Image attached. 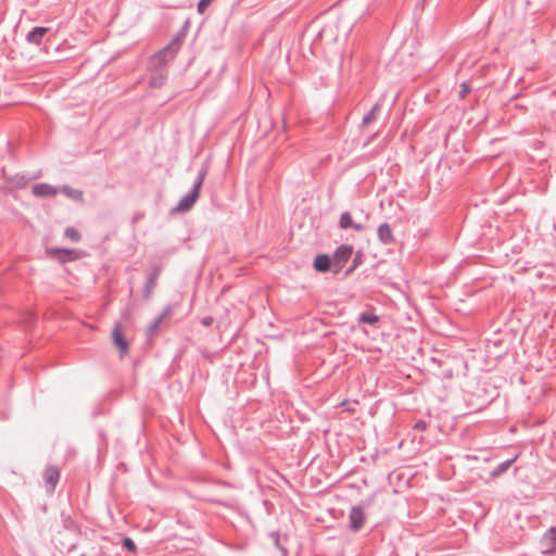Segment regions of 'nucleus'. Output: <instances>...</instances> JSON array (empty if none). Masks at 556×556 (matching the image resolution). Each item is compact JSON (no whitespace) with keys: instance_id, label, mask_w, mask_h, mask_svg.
<instances>
[{"instance_id":"19","label":"nucleus","mask_w":556,"mask_h":556,"mask_svg":"<svg viewBox=\"0 0 556 556\" xmlns=\"http://www.w3.org/2000/svg\"><path fill=\"white\" fill-rule=\"evenodd\" d=\"M358 324L376 325L379 321V316L371 312H363L357 317Z\"/></svg>"},{"instance_id":"30","label":"nucleus","mask_w":556,"mask_h":556,"mask_svg":"<svg viewBox=\"0 0 556 556\" xmlns=\"http://www.w3.org/2000/svg\"><path fill=\"white\" fill-rule=\"evenodd\" d=\"M214 323V318L212 316H204L201 319V324L205 327H210Z\"/></svg>"},{"instance_id":"15","label":"nucleus","mask_w":556,"mask_h":556,"mask_svg":"<svg viewBox=\"0 0 556 556\" xmlns=\"http://www.w3.org/2000/svg\"><path fill=\"white\" fill-rule=\"evenodd\" d=\"M339 227L341 229L352 228L356 231H363L365 229L364 225L353 222L352 216L349 212H343L341 214L340 219H339Z\"/></svg>"},{"instance_id":"10","label":"nucleus","mask_w":556,"mask_h":556,"mask_svg":"<svg viewBox=\"0 0 556 556\" xmlns=\"http://www.w3.org/2000/svg\"><path fill=\"white\" fill-rule=\"evenodd\" d=\"M314 269L318 273L333 271V262L328 254H317L313 263Z\"/></svg>"},{"instance_id":"12","label":"nucleus","mask_w":556,"mask_h":556,"mask_svg":"<svg viewBox=\"0 0 556 556\" xmlns=\"http://www.w3.org/2000/svg\"><path fill=\"white\" fill-rule=\"evenodd\" d=\"M377 236L382 244H392L395 242L391 226L388 223L379 225Z\"/></svg>"},{"instance_id":"16","label":"nucleus","mask_w":556,"mask_h":556,"mask_svg":"<svg viewBox=\"0 0 556 556\" xmlns=\"http://www.w3.org/2000/svg\"><path fill=\"white\" fill-rule=\"evenodd\" d=\"M114 344L119 349L122 354H126L129 349L127 340L123 337L119 326H115L112 332Z\"/></svg>"},{"instance_id":"6","label":"nucleus","mask_w":556,"mask_h":556,"mask_svg":"<svg viewBox=\"0 0 556 556\" xmlns=\"http://www.w3.org/2000/svg\"><path fill=\"white\" fill-rule=\"evenodd\" d=\"M61 477L60 469L54 465H49L45 468L42 472V479L45 481L46 492L49 495H52L55 491L56 484L59 483Z\"/></svg>"},{"instance_id":"28","label":"nucleus","mask_w":556,"mask_h":556,"mask_svg":"<svg viewBox=\"0 0 556 556\" xmlns=\"http://www.w3.org/2000/svg\"><path fill=\"white\" fill-rule=\"evenodd\" d=\"M427 428H428V424H427V421H425L422 419L417 420L414 425V429H416L418 431H425Z\"/></svg>"},{"instance_id":"20","label":"nucleus","mask_w":556,"mask_h":556,"mask_svg":"<svg viewBox=\"0 0 556 556\" xmlns=\"http://www.w3.org/2000/svg\"><path fill=\"white\" fill-rule=\"evenodd\" d=\"M381 110V104L380 103H376L374 104V106L371 108V110L365 114V116L363 117V121H362V126L363 127H366L368 126L370 123H372L374 121H376L377 118V112H379Z\"/></svg>"},{"instance_id":"25","label":"nucleus","mask_w":556,"mask_h":556,"mask_svg":"<svg viewBox=\"0 0 556 556\" xmlns=\"http://www.w3.org/2000/svg\"><path fill=\"white\" fill-rule=\"evenodd\" d=\"M174 307L173 305H166L162 313L160 314L159 318L163 321L167 318H169L173 315Z\"/></svg>"},{"instance_id":"22","label":"nucleus","mask_w":556,"mask_h":556,"mask_svg":"<svg viewBox=\"0 0 556 556\" xmlns=\"http://www.w3.org/2000/svg\"><path fill=\"white\" fill-rule=\"evenodd\" d=\"M64 235L73 242H78L81 239L80 232L74 227L65 228Z\"/></svg>"},{"instance_id":"5","label":"nucleus","mask_w":556,"mask_h":556,"mask_svg":"<svg viewBox=\"0 0 556 556\" xmlns=\"http://www.w3.org/2000/svg\"><path fill=\"white\" fill-rule=\"evenodd\" d=\"M353 254V247L349 244H341L333 253V273L338 274L350 260Z\"/></svg>"},{"instance_id":"14","label":"nucleus","mask_w":556,"mask_h":556,"mask_svg":"<svg viewBox=\"0 0 556 556\" xmlns=\"http://www.w3.org/2000/svg\"><path fill=\"white\" fill-rule=\"evenodd\" d=\"M48 31H49L48 27H42V26L34 27L29 33H27L26 41L28 43L39 46L42 41V38L46 36V34Z\"/></svg>"},{"instance_id":"26","label":"nucleus","mask_w":556,"mask_h":556,"mask_svg":"<svg viewBox=\"0 0 556 556\" xmlns=\"http://www.w3.org/2000/svg\"><path fill=\"white\" fill-rule=\"evenodd\" d=\"M161 324L162 320L159 317H156L148 327V333L153 334L154 332H156Z\"/></svg>"},{"instance_id":"8","label":"nucleus","mask_w":556,"mask_h":556,"mask_svg":"<svg viewBox=\"0 0 556 556\" xmlns=\"http://www.w3.org/2000/svg\"><path fill=\"white\" fill-rule=\"evenodd\" d=\"M48 253L60 263H67L79 258V252L74 249H49Z\"/></svg>"},{"instance_id":"18","label":"nucleus","mask_w":556,"mask_h":556,"mask_svg":"<svg viewBox=\"0 0 556 556\" xmlns=\"http://www.w3.org/2000/svg\"><path fill=\"white\" fill-rule=\"evenodd\" d=\"M61 192L63 194H65L66 197L75 200V201H79L80 202L84 199V193H83L81 190L73 189V188H71L68 186H62L61 187Z\"/></svg>"},{"instance_id":"32","label":"nucleus","mask_w":556,"mask_h":556,"mask_svg":"<svg viewBox=\"0 0 556 556\" xmlns=\"http://www.w3.org/2000/svg\"><path fill=\"white\" fill-rule=\"evenodd\" d=\"M216 483L224 485V486H230V483H228V482L217 481Z\"/></svg>"},{"instance_id":"29","label":"nucleus","mask_w":556,"mask_h":556,"mask_svg":"<svg viewBox=\"0 0 556 556\" xmlns=\"http://www.w3.org/2000/svg\"><path fill=\"white\" fill-rule=\"evenodd\" d=\"M26 184H27V180L25 179L24 176H16V180L14 181V185L16 187H24V186H26Z\"/></svg>"},{"instance_id":"27","label":"nucleus","mask_w":556,"mask_h":556,"mask_svg":"<svg viewBox=\"0 0 556 556\" xmlns=\"http://www.w3.org/2000/svg\"><path fill=\"white\" fill-rule=\"evenodd\" d=\"M470 91V86L468 83H463L460 85V90H459V98L464 99Z\"/></svg>"},{"instance_id":"2","label":"nucleus","mask_w":556,"mask_h":556,"mask_svg":"<svg viewBox=\"0 0 556 556\" xmlns=\"http://www.w3.org/2000/svg\"><path fill=\"white\" fill-rule=\"evenodd\" d=\"M173 59H169L165 55L163 58H157V53H155L151 59V74L149 79V85L152 88H161L166 79H167V64Z\"/></svg>"},{"instance_id":"4","label":"nucleus","mask_w":556,"mask_h":556,"mask_svg":"<svg viewBox=\"0 0 556 556\" xmlns=\"http://www.w3.org/2000/svg\"><path fill=\"white\" fill-rule=\"evenodd\" d=\"M369 501L363 502L361 505L353 506L349 515L350 529L354 532H358L366 520L364 508L369 505Z\"/></svg>"},{"instance_id":"13","label":"nucleus","mask_w":556,"mask_h":556,"mask_svg":"<svg viewBox=\"0 0 556 556\" xmlns=\"http://www.w3.org/2000/svg\"><path fill=\"white\" fill-rule=\"evenodd\" d=\"M269 539L273 542V545L279 551V556H287L288 555V548H287V542L288 538L281 536L279 532L274 531L268 534Z\"/></svg>"},{"instance_id":"1","label":"nucleus","mask_w":556,"mask_h":556,"mask_svg":"<svg viewBox=\"0 0 556 556\" xmlns=\"http://www.w3.org/2000/svg\"><path fill=\"white\" fill-rule=\"evenodd\" d=\"M207 169H208L207 165H203L200 168L198 176L193 182L192 189L185 197H182L180 199V201L178 202V204L175 207H173L170 210L172 214L185 213V212L190 211L193 207L194 203L197 202V200L199 198L203 181L207 175Z\"/></svg>"},{"instance_id":"23","label":"nucleus","mask_w":556,"mask_h":556,"mask_svg":"<svg viewBox=\"0 0 556 556\" xmlns=\"http://www.w3.org/2000/svg\"><path fill=\"white\" fill-rule=\"evenodd\" d=\"M122 546L130 553L137 552L136 543L134 542V540L131 538H128V536L123 538Z\"/></svg>"},{"instance_id":"9","label":"nucleus","mask_w":556,"mask_h":556,"mask_svg":"<svg viewBox=\"0 0 556 556\" xmlns=\"http://www.w3.org/2000/svg\"><path fill=\"white\" fill-rule=\"evenodd\" d=\"M161 270H162V267L161 266H153L149 276H148V279H147V282L144 285V289H143V296L146 300H149L151 294H152V291L156 285V280L161 274Z\"/></svg>"},{"instance_id":"21","label":"nucleus","mask_w":556,"mask_h":556,"mask_svg":"<svg viewBox=\"0 0 556 556\" xmlns=\"http://www.w3.org/2000/svg\"><path fill=\"white\" fill-rule=\"evenodd\" d=\"M364 262V253L362 251H357L352 261V265L346 269L345 275L352 274L359 265Z\"/></svg>"},{"instance_id":"24","label":"nucleus","mask_w":556,"mask_h":556,"mask_svg":"<svg viewBox=\"0 0 556 556\" xmlns=\"http://www.w3.org/2000/svg\"><path fill=\"white\" fill-rule=\"evenodd\" d=\"M61 517H62L63 527L65 529L72 530L75 528V522L68 514H65L64 511H62Z\"/></svg>"},{"instance_id":"31","label":"nucleus","mask_w":556,"mask_h":556,"mask_svg":"<svg viewBox=\"0 0 556 556\" xmlns=\"http://www.w3.org/2000/svg\"><path fill=\"white\" fill-rule=\"evenodd\" d=\"M208 502L213 503V504H216V505H219V506H223V507H228L229 505L223 501V500H218V498H207Z\"/></svg>"},{"instance_id":"7","label":"nucleus","mask_w":556,"mask_h":556,"mask_svg":"<svg viewBox=\"0 0 556 556\" xmlns=\"http://www.w3.org/2000/svg\"><path fill=\"white\" fill-rule=\"evenodd\" d=\"M542 554H556V526L549 527L540 540Z\"/></svg>"},{"instance_id":"11","label":"nucleus","mask_w":556,"mask_h":556,"mask_svg":"<svg viewBox=\"0 0 556 556\" xmlns=\"http://www.w3.org/2000/svg\"><path fill=\"white\" fill-rule=\"evenodd\" d=\"M58 193V189L49 184H36L33 186V194L37 198H50Z\"/></svg>"},{"instance_id":"3","label":"nucleus","mask_w":556,"mask_h":556,"mask_svg":"<svg viewBox=\"0 0 556 556\" xmlns=\"http://www.w3.org/2000/svg\"><path fill=\"white\" fill-rule=\"evenodd\" d=\"M188 27H189V22L186 21L184 26L181 27V29L174 36L172 41L166 47H164L162 50H160L157 52V58H163V55H165V56L174 60V58L176 56L177 52L179 51V49L186 38Z\"/></svg>"},{"instance_id":"17","label":"nucleus","mask_w":556,"mask_h":556,"mask_svg":"<svg viewBox=\"0 0 556 556\" xmlns=\"http://www.w3.org/2000/svg\"><path fill=\"white\" fill-rule=\"evenodd\" d=\"M517 459V456L513 457V458H509L501 464H498L497 466H495L492 471L490 472V476L492 478H497L500 477L502 473H504Z\"/></svg>"}]
</instances>
